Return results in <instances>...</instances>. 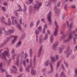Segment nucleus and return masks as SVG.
I'll return each instance as SVG.
<instances>
[{
  "label": "nucleus",
  "mask_w": 77,
  "mask_h": 77,
  "mask_svg": "<svg viewBox=\"0 0 77 77\" xmlns=\"http://www.w3.org/2000/svg\"><path fill=\"white\" fill-rule=\"evenodd\" d=\"M61 29H65V25H63L62 26Z\"/></svg>",
  "instance_id": "nucleus-58"
},
{
  "label": "nucleus",
  "mask_w": 77,
  "mask_h": 77,
  "mask_svg": "<svg viewBox=\"0 0 77 77\" xmlns=\"http://www.w3.org/2000/svg\"><path fill=\"white\" fill-rule=\"evenodd\" d=\"M29 68H31L30 67H29V66H28L25 68L26 70V72H29L30 71V69H29Z\"/></svg>",
  "instance_id": "nucleus-23"
},
{
  "label": "nucleus",
  "mask_w": 77,
  "mask_h": 77,
  "mask_svg": "<svg viewBox=\"0 0 77 77\" xmlns=\"http://www.w3.org/2000/svg\"><path fill=\"white\" fill-rule=\"evenodd\" d=\"M42 32V33H44V34H45V28H43V31Z\"/></svg>",
  "instance_id": "nucleus-46"
},
{
  "label": "nucleus",
  "mask_w": 77,
  "mask_h": 77,
  "mask_svg": "<svg viewBox=\"0 0 77 77\" xmlns=\"http://www.w3.org/2000/svg\"><path fill=\"white\" fill-rule=\"evenodd\" d=\"M46 6H50V2H46L45 4Z\"/></svg>",
  "instance_id": "nucleus-26"
},
{
  "label": "nucleus",
  "mask_w": 77,
  "mask_h": 77,
  "mask_svg": "<svg viewBox=\"0 0 77 77\" xmlns=\"http://www.w3.org/2000/svg\"><path fill=\"white\" fill-rule=\"evenodd\" d=\"M63 49L64 48H65V45H62L61 47Z\"/></svg>",
  "instance_id": "nucleus-62"
},
{
  "label": "nucleus",
  "mask_w": 77,
  "mask_h": 77,
  "mask_svg": "<svg viewBox=\"0 0 77 77\" xmlns=\"http://www.w3.org/2000/svg\"><path fill=\"white\" fill-rule=\"evenodd\" d=\"M26 60H23V65L24 66H26Z\"/></svg>",
  "instance_id": "nucleus-34"
},
{
  "label": "nucleus",
  "mask_w": 77,
  "mask_h": 77,
  "mask_svg": "<svg viewBox=\"0 0 77 77\" xmlns=\"http://www.w3.org/2000/svg\"><path fill=\"white\" fill-rule=\"evenodd\" d=\"M24 10H27V7H26V6L25 5V4H24Z\"/></svg>",
  "instance_id": "nucleus-50"
},
{
  "label": "nucleus",
  "mask_w": 77,
  "mask_h": 77,
  "mask_svg": "<svg viewBox=\"0 0 77 77\" xmlns=\"http://www.w3.org/2000/svg\"><path fill=\"white\" fill-rule=\"evenodd\" d=\"M77 31V29H76L74 31H72V33L73 34H74L75 33H76Z\"/></svg>",
  "instance_id": "nucleus-49"
},
{
  "label": "nucleus",
  "mask_w": 77,
  "mask_h": 77,
  "mask_svg": "<svg viewBox=\"0 0 77 77\" xmlns=\"http://www.w3.org/2000/svg\"><path fill=\"white\" fill-rule=\"evenodd\" d=\"M38 7L39 8L42 6V3L41 2L40 3H39L38 5Z\"/></svg>",
  "instance_id": "nucleus-44"
},
{
  "label": "nucleus",
  "mask_w": 77,
  "mask_h": 77,
  "mask_svg": "<svg viewBox=\"0 0 77 77\" xmlns=\"http://www.w3.org/2000/svg\"><path fill=\"white\" fill-rule=\"evenodd\" d=\"M24 38H25V33L23 32L22 34V35L20 37V39L22 40V39H23Z\"/></svg>",
  "instance_id": "nucleus-20"
},
{
  "label": "nucleus",
  "mask_w": 77,
  "mask_h": 77,
  "mask_svg": "<svg viewBox=\"0 0 77 77\" xmlns=\"http://www.w3.org/2000/svg\"><path fill=\"white\" fill-rule=\"evenodd\" d=\"M20 72H22L23 71V69H22V66H21L20 69Z\"/></svg>",
  "instance_id": "nucleus-57"
},
{
  "label": "nucleus",
  "mask_w": 77,
  "mask_h": 77,
  "mask_svg": "<svg viewBox=\"0 0 77 77\" xmlns=\"http://www.w3.org/2000/svg\"><path fill=\"white\" fill-rule=\"evenodd\" d=\"M74 36H75V38L74 37H73V42H74V45L76 44V41L75 39H77V34H75L74 35Z\"/></svg>",
  "instance_id": "nucleus-13"
},
{
  "label": "nucleus",
  "mask_w": 77,
  "mask_h": 77,
  "mask_svg": "<svg viewBox=\"0 0 77 77\" xmlns=\"http://www.w3.org/2000/svg\"><path fill=\"white\" fill-rule=\"evenodd\" d=\"M17 44L19 45L20 46L21 45V41H19V42H18Z\"/></svg>",
  "instance_id": "nucleus-43"
},
{
  "label": "nucleus",
  "mask_w": 77,
  "mask_h": 77,
  "mask_svg": "<svg viewBox=\"0 0 77 77\" xmlns=\"http://www.w3.org/2000/svg\"><path fill=\"white\" fill-rule=\"evenodd\" d=\"M57 46V44H53L52 46V48L54 50L56 51L57 49H56V47Z\"/></svg>",
  "instance_id": "nucleus-12"
},
{
  "label": "nucleus",
  "mask_w": 77,
  "mask_h": 77,
  "mask_svg": "<svg viewBox=\"0 0 77 77\" xmlns=\"http://www.w3.org/2000/svg\"><path fill=\"white\" fill-rule=\"evenodd\" d=\"M48 62H49V60H48L46 62L45 64V66H48Z\"/></svg>",
  "instance_id": "nucleus-29"
},
{
  "label": "nucleus",
  "mask_w": 77,
  "mask_h": 77,
  "mask_svg": "<svg viewBox=\"0 0 77 77\" xmlns=\"http://www.w3.org/2000/svg\"><path fill=\"white\" fill-rule=\"evenodd\" d=\"M30 65L29 66V67H30L31 68H34V67L32 65V60H30Z\"/></svg>",
  "instance_id": "nucleus-24"
},
{
  "label": "nucleus",
  "mask_w": 77,
  "mask_h": 77,
  "mask_svg": "<svg viewBox=\"0 0 77 77\" xmlns=\"http://www.w3.org/2000/svg\"><path fill=\"white\" fill-rule=\"evenodd\" d=\"M33 62L34 64H35V63H36V56H35L34 57Z\"/></svg>",
  "instance_id": "nucleus-33"
},
{
  "label": "nucleus",
  "mask_w": 77,
  "mask_h": 77,
  "mask_svg": "<svg viewBox=\"0 0 77 77\" xmlns=\"http://www.w3.org/2000/svg\"><path fill=\"white\" fill-rule=\"evenodd\" d=\"M12 68H14V69H15V70H16V71H17V67L15 66H12Z\"/></svg>",
  "instance_id": "nucleus-45"
},
{
  "label": "nucleus",
  "mask_w": 77,
  "mask_h": 77,
  "mask_svg": "<svg viewBox=\"0 0 77 77\" xmlns=\"http://www.w3.org/2000/svg\"><path fill=\"white\" fill-rule=\"evenodd\" d=\"M48 38V35L47 34H46L45 36V39L46 40Z\"/></svg>",
  "instance_id": "nucleus-47"
},
{
  "label": "nucleus",
  "mask_w": 77,
  "mask_h": 77,
  "mask_svg": "<svg viewBox=\"0 0 77 77\" xmlns=\"http://www.w3.org/2000/svg\"><path fill=\"white\" fill-rule=\"evenodd\" d=\"M67 33L68 35H69L68 41H69L70 39H72V38H73V34H73L72 32L71 31V29H69V30L68 31Z\"/></svg>",
  "instance_id": "nucleus-1"
},
{
  "label": "nucleus",
  "mask_w": 77,
  "mask_h": 77,
  "mask_svg": "<svg viewBox=\"0 0 77 77\" xmlns=\"http://www.w3.org/2000/svg\"><path fill=\"white\" fill-rule=\"evenodd\" d=\"M4 43H2V44H1L0 45V47H3L4 45Z\"/></svg>",
  "instance_id": "nucleus-59"
},
{
  "label": "nucleus",
  "mask_w": 77,
  "mask_h": 77,
  "mask_svg": "<svg viewBox=\"0 0 77 77\" xmlns=\"http://www.w3.org/2000/svg\"><path fill=\"white\" fill-rule=\"evenodd\" d=\"M15 56H17L16 54H14L12 55V60H14V59H15Z\"/></svg>",
  "instance_id": "nucleus-32"
},
{
  "label": "nucleus",
  "mask_w": 77,
  "mask_h": 77,
  "mask_svg": "<svg viewBox=\"0 0 77 77\" xmlns=\"http://www.w3.org/2000/svg\"><path fill=\"white\" fill-rule=\"evenodd\" d=\"M65 38V35H63V36H62L60 38V40L61 41H62L64 39V38Z\"/></svg>",
  "instance_id": "nucleus-31"
},
{
  "label": "nucleus",
  "mask_w": 77,
  "mask_h": 77,
  "mask_svg": "<svg viewBox=\"0 0 77 77\" xmlns=\"http://www.w3.org/2000/svg\"><path fill=\"white\" fill-rule=\"evenodd\" d=\"M39 42L40 43H41V42H42V40L41 38H39Z\"/></svg>",
  "instance_id": "nucleus-55"
},
{
  "label": "nucleus",
  "mask_w": 77,
  "mask_h": 77,
  "mask_svg": "<svg viewBox=\"0 0 77 77\" xmlns=\"http://www.w3.org/2000/svg\"><path fill=\"white\" fill-rule=\"evenodd\" d=\"M59 59V55H57L56 57H51V60L52 62H54L56 60H57Z\"/></svg>",
  "instance_id": "nucleus-5"
},
{
  "label": "nucleus",
  "mask_w": 77,
  "mask_h": 77,
  "mask_svg": "<svg viewBox=\"0 0 77 77\" xmlns=\"http://www.w3.org/2000/svg\"><path fill=\"white\" fill-rule=\"evenodd\" d=\"M5 29V28H4L3 27H0V35H2V32L1 30H3L4 31Z\"/></svg>",
  "instance_id": "nucleus-21"
},
{
  "label": "nucleus",
  "mask_w": 77,
  "mask_h": 77,
  "mask_svg": "<svg viewBox=\"0 0 77 77\" xmlns=\"http://www.w3.org/2000/svg\"><path fill=\"white\" fill-rule=\"evenodd\" d=\"M22 18H20V24H22Z\"/></svg>",
  "instance_id": "nucleus-56"
},
{
  "label": "nucleus",
  "mask_w": 77,
  "mask_h": 77,
  "mask_svg": "<svg viewBox=\"0 0 77 77\" xmlns=\"http://www.w3.org/2000/svg\"><path fill=\"white\" fill-rule=\"evenodd\" d=\"M31 74L32 75H35V71L33 69H32L31 71Z\"/></svg>",
  "instance_id": "nucleus-25"
},
{
  "label": "nucleus",
  "mask_w": 77,
  "mask_h": 77,
  "mask_svg": "<svg viewBox=\"0 0 77 77\" xmlns=\"http://www.w3.org/2000/svg\"><path fill=\"white\" fill-rule=\"evenodd\" d=\"M63 73H64V72H61V74L60 75V77H66V76L63 75Z\"/></svg>",
  "instance_id": "nucleus-27"
},
{
  "label": "nucleus",
  "mask_w": 77,
  "mask_h": 77,
  "mask_svg": "<svg viewBox=\"0 0 77 77\" xmlns=\"http://www.w3.org/2000/svg\"><path fill=\"white\" fill-rule=\"evenodd\" d=\"M0 57L1 59H3L4 60H6V57L5 54L3 53H2L0 54Z\"/></svg>",
  "instance_id": "nucleus-7"
},
{
  "label": "nucleus",
  "mask_w": 77,
  "mask_h": 77,
  "mask_svg": "<svg viewBox=\"0 0 77 77\" xmlns=\"http://www.w3.org/2000/svg\"><path fill=\"white\" fill-rule=\"evenodd\" d=\"M41 21L43 22V23H45V19L44 18H42Z\"/></svg>",
  "instance_id": "nucleus-54"
},
{
  "label": "nucleus",
  "mask_w": 77,
  "mask_h": 77,
  "mask_svg": "<svg viewBox=\"0 0 77 77\" xmlns=\"http://www.w3.org/2000/svg\"><path fill=\"white\" fill-rule=\"evenodd\" d=\"M29 54L30 56H32V53H33V51H32V48H30L29 50Z\"/></svg>",
  "instance_id": "nucleus-30"
},
{
  "label": "nucleus",
  "mask_w": 77,
  "mask_h": 77,
  "mask_svg": "<svg viewBox=\"0 0 77 77\" xmlns=\"http://www.w3.org/2000/svg\"><path fill=\"white\" fill-rule=\"evenodd\" d=\"M35 33H36V35H38V34H39V31L38 30H35Z\"/></svg>",
  "instance_id": "nucleus-51"
},
{
  "label": "nucleus",
  "mask_w": 77,
  "mask_h": 77,
  "mask_svg": "<svg viewBox=\"0 0 77 77\" xmlns=\"http://www.w3.org/2000/svg\"><path fill=\"white\" fill-rule=\"evenodd\" d=\"M60 2H59L57 4L58 7H59V6H60Z\"/></svg>",
  "instance_id": "nucleus-60"
},
{
  "label": "nucleus",
  "mask_w": 77,
  "mask_h": 77,
  "mask_svg": "<svg viewBox=\"0 0 77 77\" xmlns=\"http://www.w3.org/2000/svg\"><path fill=\"white\" fill-rule=\"evenodd\" d=\"M9 51H5L4 52V53L8 58H9V56H10L9 54Z\"/></svg>",
  "instance_id": "nucleus-10"
},
{
  "label": "nucleus",
  "mask_w": 77,
  "mask_h": 77,
  "mask_svg": "<svg viewBox=\"0 0 77 77\" xmlns=\"http://www.w3.org/2000/svg\"><path fill=\"white\" fill-rule=\"evenodd\" d=\"M50 41L51 43H53V41H54V37H53V35H51Z\"/></svg>",
  "instance_id": "nucleus-16"
},
{
  "label": "nucleus",
  "mask_w": 77,
  "mask_h": 77,
  "mask_svg": "<svg viewBox=\"0 0 77 77\" xmlns=\"http://www.w3.org/2000/svg\"><path fill=\"white\" fill-rule=\"evenodd\" d=\"M16 27H17V28H18V29H19V30H21V25H20V24H18L17 25H16Z\"/></svg>",
  "instance_id": "nucleus-22"
},
{
  "label": "nucleus",
  "mask_w": 77,
  "mask_h": 77,
  "mask_svg": "<svg viewBox=\"0 0 77 77\" xmlns=\"http://www.w3.org/2000/svg\"><path fill=\"white\" fill-rule=\"evenodd\" d=\"M39 3V2L38 1H36V4L34 5V8H35V9H39V7H38V5Z\"/></svg>",
  "instance_id": "nucleus-9"
},
{
  "label": "nucleus",
  "mask_w": 77,
  "mask_h": 77,
  "mask_svg": "<svg viewBox=\"0 0 77 77\" xmlns=\"http://www.w3.org/2000/svg\"><path fill=\"white\" fill-rule=\"evenodd\" d=\"M66 23L67 24V27H68L69 29H71V28H72V23H71L70 24H69V22L67 21H66Z\"/></svg>",
  "instance_id": "nucleus-15"
},
{
  "label": "nucleus",
  "mask_w": 77,
  "mask_h": 77,
  "mask_svg": "<svg viewBox=\"0 0 77 77\" xmlns=\"http://www.w3.org/2000/svg\"><path fill=\"white\" fill-rule=\"evenodd\" d=\"M2 67V63H0V69L1 71V73L5 71L4 69H3Z\"/></svg>",
  "instance_id": "nucleus-19"
},
{
  "label": "nucleus",
  "mask_w": 77,
  "mask_h": 77,
  "mask_svg": "<svg viewBox=\"0 0 77 77\" xmlns=\"http://www.w3.org/2000/svg\"><path fill=\"white\" fill-rule=\"evenodd\" d=\"M60 61H58L57 63V66L56 67V69L57 70L59 69V67L60 65Z\"/></svg>",
  "instance_id": "nucleus-18"
},
{
  "label": "nucleus",
  "mask_w": 77,
  "mask_h": 77,
  "mask_svg": "<svg viewBox=\"0 0 77 77\" xmlns=\"http://www.w3.org/2000/svg\"><path fill=\"white\" fill-rule=\"evenodd\" d=\"M54 23L56 27L55 29V32L54 33V36H57V35L58 33V28H59V26L57 25V21H55Z\"/></svg>",
  "instance_id": "nucleus-2"
},
{
  "label": "nucleus",
  "mask_w": 77,
  "mask_h": 77,
  "mask_svg": "<svg viewBox=\"0 0 77 77\" xmlns=\"http://www.w3.org/2000/svg\"><path fill=\"white\" fill-rule=\"evenodd\" d=\"M49 65L51 69V70L50 71V73H52V72H53V65L50 63H49Z\"/></svg>",
  "instance_id": "nucleus-14"
},
{
  "label": "nucleus",
  "mask_w": 77,
  "mask_h": 77,
  "mask_svg": "<svg viewBox=\"0 0 77 77\" xmlns=\"http://www.w3.org/2000/svg\"><path fill=\"white\" fill-rule=\"evenodd\" d=\"M42 46H41L40 47V49L39 50L38 53L37 54L38 57L40 56V55H41V51H42Z\"/></svg>",
  "instance_id": "nucleus-8"
},
{
  "label": "nucleus",
  "mask_w": 77,
  "mask_h": 77,
  "mask_svg": "<svg viewBox=\"0 0 77 77\" xmlns=\"http://www.w3.org/2000/svg\"><path fill=\"white\" fill-rule=\"evenodd\" d=\"M11 37H8L7 38V40L8 41L10 40Z\"/></svg>",
  "instance_id": "nucleus-52"
},
{
  "label": "nucleus",
  "mask_w": 77,
  "mask_h": 77,
  "mask_svg": "<svg viewBox=\"0 0 77 77\" xmlns=\"http://www.w3.org/2000/svg\"><path fill=\"white\" fill-rule=\"evenodd\" d=\"M77 49V45L74 48L75 51H76Z\"/></svg>",
  "instance_id": "nucleus-63"
},
{
  "label": "nucleus",
  "mask_w": 77,
  "mask_h": 77,
  "mask_svg": "<svg viewBox=\"0 0 77 77\" xmlns=\"http://www.w3.org/2000/svg\"><path fill=\"white\" fill-rule=\"evenodd\" d=\"M75 72L76 74L77 75V69H75Z\"/></svg>",
  "instance_id": "nucleus-64"
},
{
  "label": "nucleus",
  "mask_w": 77,
  "mask_h": 77,
  "mask_svg": "<svg viewBox=\"0 0 77 77\" xmlns=\"http://www.w3.org/2000/svg\"><path fill=\"white\" fill-rule=\"evenodd\" d=\"M64 63L65 65L66 66V68H68V67L69 66L68 64H67L65 62H64Z\"/></svg>",
  "instance_id": "nucleus-42"
},
{
  "label": "nucleus",
  "mask_w": 77,
  "mask_h": 77,
  "mask_svg": "<svg viewBox=\"0 0 77 77\" xmlns=\"http://www.w3.org/2000/svg\"><path fill=\"white\" fill-rule=\"evenodd\" d=\"M33 26V22H31V23L30 24V27H32Z\"/></svg>",
  "instance_id": "nucleus-48"
},
{
  "label": "nucleus",
  "mask_w": 77,
  "mask_h": 77,
  "mask_svg": "<svg viewBox=\"0 0 77 77\" xmlns=\"http://www.w3.org/2000/svg\"><path fill=\"white\" fill-rule=\"evenodd\" d=\"M24 56V52L23 51L21 53L20 56L23 57Z\"/></svg>",
  "instance_id": "nucleus-36"
},
{
  "label": "nucleus",
  "mask_w": 77,
  "mask_h": 77,
  "mask_svg": "<svg viewBox=\"0 0 77 77\" xmlns=\"http://www.w3.org/2000/svg\"><path fill=\"white\" fill-rule=\"evenodd\" d=\"M67 53L69 52V53L67 54L66 56V57L68 58L69 56V54L72 53V50H69V48H68L67 49Z\"/></svg>",
  "instance_id": "nucleus-11"
},
{
  "label": "nucleus",
  "mask_w": 77,
  "mask_h": 77,
  "mask_svg": "<svg viewBox=\"0 0 77 77\" xmlns=\"http://www.w3.org/2000/svg\"><path fill=\"white\" fill-rule=\"evenodd\" d=\"M45 71H46V69H43V75H45Z\"/></svg>",
  "instance_id": "nucleus-35"
},
{
  "label": "nucleus",
  "mask_w": 77,
  "mask_h": 77,
  "mask_svg": "<svg viewBox=\"0 0 77 77\" xmlns=\"http://www.w3.org/2000/svg\"><path fill=\"white\" fill-rule=\"evenodd\" d=\"M51 12L50 11L49 12L48 14L47 15L48 16L47 17V18L50 24H51L52 23V20H51Z\"/></svg>",
  "instance_id": "nucleus-3"
},
{
  "label": "nucleus",
  "mask_w": 77,
  "mask_h": 77,
  "mask_svg": "<svg viewBox=\"0 0 77 77\" xmlns=\"http://www.w3.org/2000/svg\"><path fill=\"white\" fill-rule=\"evenodd\" d=\"M55 12L57 15H59L60 14V12H59V10H55Z\"/></svg>",
  "instance_id": "nucleus-41"
},
{
  "label": "nucleus",
  "mask_w": 77,
  "mask_h": 77,
  "mask_svg": "<svg viewBox=\"0 0 77 77\" xmlns=\"http://www.w3.org/2000/svg\"><path fill=\"white\" fill-rule=\"evenodd\" d=\"M14 32V27H12V29H10L9 30L5 31V34L6 35H11Z\"/></svg>",
  "instance_id": "nucleus-4"
},
{
  "label": "nucleus",
  "mask_w": 77,
  "mask_h": 77,
  "mask_svg": "<svg viewBox=\"0 0 77 77\" xmlns=\"http://www.w3.org/2000/svg\"><path fill=\"white\" fill-rule=\"evenodd\" d=\"M61 68H62L63 70L65 71V67H64V66H63V64H61Z\"/></svg>",
  "instance_id": "nucleus-40"
},
{
  "label": "nucleus",
  "mask_w": 77,
  "mask_h": 77,
  "mask_svg": "<svg viewBox=\"0 0 77 77\" xmlns=\"http://www.w3.org/2000/svg\"><path fill=\"white\" fill-rule=\"evenodd\" d=\"M39 23H40V20H38L36 24V26H38V25H39Z\"/></svg>",
  "instance_id": "nucleus-38"
},
{
  "label": "nucleus",
  "mask_w": 77,
  "mask_h": 77,
  "mask_svg": "<svg viewBox=\"0 0 77 77\" xmlns=\"http://www.w3.org/2000/svg\"><path fill=\"white\" fill-rule=\"evenodd\" d=\"M38 30L39 31H41V30H42V27H41V26H40L38 27Z\"/></svg>",
  "instance_id": "nucleus-39"
},
{
  "label": "nucleus",
  "mask_w": 77,
  "mask_h": 77,
  "mask_svg": "<svg viewBox=\"0 0 77 77\" xmlns=\"http://www.w3.org/2000/svg\"><path fill=\"white\" fill-rule=\"evenodd\" d=\"M17 61L15 64L16 65L18 66V63H19V59H17Z\"/></svg>",
  "instance_id": "nucleus-37"
},
{
  "label": "nucleus",
  "mask_w": 77,
  "mask_h": 77,
  "mask_svg": "<svg viewBox=\"0 0 77 77\" xmlns=\"http://www.w3.org/2000/svg\"><path fill=\"white\" fill-rule=\"evenodd\" d=\"M68 39H66V40H65L64 41V42L65 43L66 42H68V41H68Z\"/></svg>",
  "instance_id": "nucleus-61"
},
{
  "label": "nucleus",
  "mask_w": 77,
  "mask_h": 77,
  "mask_svg": "<svg viewBox=\"0 0 77 77\" xmlns=\"http://www.w3.org/2000/svg\"><path fill=\"white\" fill-rule=\"evenodd\" d=\"M5 18L4 17L2 16V17L1 18V20L2 22L3 23H4V24H7V23H6L5 22Z\"/></svg>",
  "instance_id": "nucleus-17"
},
{
  "label": "nucleus",
  "mask_w": 77,
  "mask_h": 77,
  "mask_svg": "<svg viewBox=\"0 0 77 77\" xmlns=\"http://www.w3.org/2000/svg\"><path fill=\"white\" fill-rule=\"evenodd\" d=\"M62 48H61V47H60L59 48V54H60L62 52Z\"/></svg>",
  "instance_id": "nucleus-28"
},
{
  "label": "nucleus",
  "mask_w": 77,
  "mask_h": 77,
  "mask_svg": "<svg viewBox=\"0 0 77 77\" xmlns=\"http://www.w3.org/2000/svg\"><path fill=\"white\" fill-rule=\"evenodd\" d=\"M15 17H11V20L12 21V23L13 25H15V24H18V20H14L15 19Z\"/></svg>",
  "instance_id": "nucleus-6"
},
{
  "label": "nucleus",
  "mask_w": 77,
  "mask_h": 77,
  "mask_svg": "<svg viewBox=\"0 0 77 77\" xmlns=\"http://www.w3.org/2000/svg\"><path fill=\"white\" fill-rule=\"evenodd\" d=\"M8 26H10V25H11V23L10 21H8Z\"/></svg>",
  "instance_id": "nucleus-53"
}]
</instances>
